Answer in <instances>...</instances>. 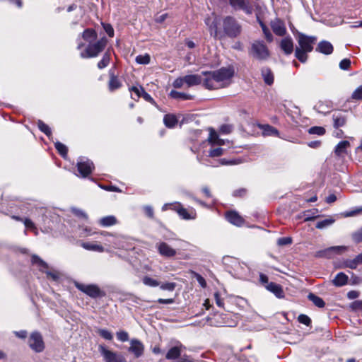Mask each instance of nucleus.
Returning <instances> with one entry per match:
<instances>
[{"label": "nucleus", "instance_id": "79ce46f5", "mask_svg": "<svg viewBox=\"0 0 362 362\" xmlns=\"http://www.w3.org/2000/svg\"><path fill=\"white\" fill-rule=\"evenodd\" d=\"M135 61L139 64H148L151 61V57L148 54H145L144 55H138Z\"/></svg>", "mask_w": 362, "mask_h": 362}, {"label": "nucleus", "instance_id": "49530a36", "mask_svg": "<svg viewBox=\"0 0 362 362\" xmlns=\"http://www.w3.org/2000/svg\"><path fill=\"white\" fill-rule=\"evenodd\" d=\"M98 333L101 337L107 340H112L113 338L112 334L105 329H99Z\"/></svg>", "mask_w": 362, "mask_h": 362}, {"label": "nucleus", "instance_id": "603ef678", "mask_svg": "<svg viewBox=\"0 0 362 362\" xmlns=\"http://www.w3.org/2000/svg\"><path fill=\"white\" fill-rule=\"evenodd\" d=\"M298 320L300 323L306 326H310L311 325V319L308 315L304 314H300L298 317Z\"/></svg>", "mask_w": 362, "mask_h": 362}, {"label": "nucleus", "instance_id": "f3484780", "mask_svg": "<svg viewBox=\"0 0 362 362\" xmlns=\"http://www.w3.org/2000/svg\"><path fill=\"white\" fill-rule=\"evenodd\" d=\"M271 28L273 32L278 36H284L286 33V28L283 21L275 19L271 23Z\"/></svg>", "mask_w": 362, "mask_h": 362}, {"label": "nucleus", "instance_id": "69168bd1", "mask_svg": "<svg viewBox=\"0 0 362 362\" xmlns=\"http://www.w3.org/2000/svg\"><path fill=\"white\" fill-rule=\"evenodd\" d=\"M315 110L318 112H320V113H324V114H326L327 112H329V110H325V106H324V104L322 103V102H320L318 103L315 107Z\"/></svg>", "mask_w": 362, "mask_h": 362}, {"label": "nucleus", "instance_id": "ea45409f", "mask_svg": "<svg viewBox=\"0 0 362 362\" xmlns=\"http://www.w3.org/2000/svg\"><path fill=\"white\" fill-rule=\"evenodd\" d=\"M110 60V54L108 52L105 53L104 55L103 56L102 59L98 63V69H102L106 67L109 64Z\"/></svg>", "mask_w": 362, "mask_h": 362}, {"label": "nucleus", "instance_id": "2f4dec72", "mask_svg": "<svg viewBox=\"0 0 362 362\" xmlns=\"http://www.w3.org/2000/svg\"><path fill=\"white\" fill-rule=\"evenodd\" d=\"M81 246L87 250L96 251L99 252H103L104 251V248L102 245L94 243H83Z\"/></svg>", "mask_w": 362, "mask_h": 362}, {"label": "nucleus", "instance_id": "680f3d73", "mask_svg": "<svg viewBox=\"0 0 362 362\" xmlns=\"http://www.w3.org/2000/svg\"><path fill=\"white\" fill-rule=\"evenodd\" d=\"M103 28L109 37H112L114 36V29L110 24L103 23Z\"/></svg>", "mask_w": 362, "mask_h": 362}, {"label": "nucleus", "instance_id": "f257e3e1", "mask_svg": "<svg viewBox=\"0 0 362 362\" xmlns=\"http://www.w3.org/2000/svg\"><path fill=\"white\" fill-rule=\"evenodd\" d=\"M235 74L231 66L222 67L214 71H203L204 86L207 89H218L230 84Z\"/></svg>", "mask_w": 362, "mask_h": 362}, {"label": "nucleus", "instance_id": "dca6fc26", "mask_svg": "<svg viewBox=\"0 0 362 362\" xmlns=\"http://www.w3.org/2000/svg\"><path fill=\"white\" fill-rule=\"evenodd\" d=\"M185 349V346L178 343L176 346L170 348L166 355L165 358L168 360H175L180 357L182 349Z\"/></svg>", "mask_w": 362, "mask_h": 362}, {"label": "nucleus", "instance_id": "4d7b16f0", "mask_svg": "<svg viewBox=\"0 0 362 362\" xmlns=\"http://www.w3.org/2000/svg\"><path fill=\"white\" fill-rule=\"evenodd\" d=\"M277 243L279 245H281V246L290 245L292 243V239L290 237L280 238L278 239Z\"/></svg>", "mask_w": 362, "mask_h": 362}, {"label": "nucleus", "instance_id": "39448f33", "mask_svg": "<svg viewBox=\"0 0 362 362\" xmlns=\"http://www.w3.org/2000/svg\"><path fill=\"white\" fill-rule=\"evenodd\" d=\"M107 40L103 37L93 44H89L86 49L81 53L82 58H93L97 57L106 47Z\"/></svg>", "mask_w": 362, "mask_h": 362}, {"label": "nucleus", "instance_id": "6ab92c4d", "mask_svg": "<svg viewBox=\"0 0 362 362\" xmlns=\"http://www.w3.org/2000/svg\"><path fill=\"white\" fill-rule=\"evenodd\" d=\"M204 76L199 74H191L187 75L184 76V80H185V83L188 86H193L200 84L202 82L204 83Z\"/></svg>", "mask_w": 362, "mask_h": 362}, {"label": "nucleus", "instance_id": "5701e85b", "mask_svg": "<svg viewBox=\"0 0 362 362\" xmlns=\"http://www.w3.org/2000/svg\"><path fill=\"white\" fill-rule=\"evenodd\" d=\"M333 126L335 129L344 127L346 123V117L341 112L334 113L332 115Z\"/></svg>", "mask_w": 362, "mask_h": 362}, {"label": "nucleus", "instance_id": "37998d69", "mask_svg": "<svg viewBox=\"0 0 362 362\" xmlns=\"http://www.w3.org/2000/svg\"><path fill=\"white\" fill-rule=\"evenodd\" d=\"M209 141L211 144H216L218 145L223 144V141L218 139L216 132L213 129H211L210 132Z\"/></svg>", "mask_w": 362, "mask_h": 362}, {"label": "nucleus", "instance_id": "cd10ccee", "mask_svg": "<svg viewBox=\"0 0 362 362\" xmlns=\"http://www.w3.org/2000/svg\"><path fill=\"white\" fill-rule=\"evenodd\" d=\"M262 76L266 84L271 86L274 83V74L271 69L268 67H263L262 69Z\"/></svg>", "mask_w": 362, "mask_h": 362}, {"label": "nucleus", "instance_id": "de8ad7c7", "mask_svg": "<svg viewBox=\"0 0 362 362\" xmlns=\"http://www.w3.org/2000/svg\"><path fill=\"white\" fill-rule=\"evenodd\" d=\"M23 223L26 228L33 230L35 235H37L38 232L35 227V225L30 219L25 218L23 220Z\"/></svg>", "mask_w": 362, "mask_h": 362}, {"label": "nucleus", "instance_id": "1a4fd4ad", "mask_svg": "<svg viewBox=\"0 0 362 362\" xmlns=\"http://www.w3.org/2000/svg\"><path fill=\"white\" fill-rule=\"evenodd\" d=\"M346 246H332L326 249L319 250L315 253V257L319 258H332L335 255H340L346 251Z\"/></svg>", "mask_w": 362, "mask_h": 362}, {"label": "nucleus", "instance_id": "864d4df0", "mask_svg": "<svg viewBox=\"0 0 362 362\" xmlns=\"http://www.w3.org/2000/svg\"><path fill=\"white\" fill-rule=\"evenodd\" d=\"M117 338L119 341L124 342L129 340V334L126 331H119L116 333Z\"/></svg>", "mask_w": 362, "mask_h": 362}, {"label": "nucleus", "instance_id": "473e14b6", "mask_svg": "<svg viewBox=\"0 0 362 362\" xmlns=\"http://www.w3.org/2000/svg\"><path fill=\"white\" fill-rule=\"evenodd\" d=\"M122 83L119 78L114 74L110 75V78L108 83V87L110 91H114L121 87Z\"/></svg>", "mask_w": 362, "mask_h": 362}, {"label": "nucleus", "instance_id": "bf43d9fd", "mask_svg": "<svg viewBox=\"0 0 362 362\" xmlns=\"http://www.w3.org/2000/svg\"><path fill=\"white\" fill-rule=\"evenodd\" d=\"M71 211L76 216L83 218L85 220L88 219V215L83 211L76 208H73Z\"/></svg>", "mask_w": 362, "mask_h": 362}, {"label": "nucleus", "instance_id": "ddd939ff", "mask_svg": "<svg viewBox=\"0 0 362 362\" xmlns=\"http://www.w3.org/2000/svg\"><path fill=\"white\" fill-rule=\"evenodd\" d=\"M230 5L235 10H242L246 14L251 15L253 13V7L247 0H228Z\"/></svg>", "mask_w": 362, "mask_h": 362}, {"label": "nucleus", "instance_id": "f704fd0d", "mask_svg": "<svg viewBox=\"0 0 362 362\" xmlns=\"http://www.w3.org/2000/svg\"><path fill=\"white\" fill-rule=\"evenodd\" d=\"M82 37L86 41L90 42L96 39L97 33L94 30L88 28L83 32Z\"/></svg>", "mask_w": 362, "mask_h": 362}, {"label": "nucleus", "instance_id": "f8f14e48", "mask_svg": "<svg viewBox=\"0 0 362 362\" xmlns=\"http://www.w3.org/2000/svg\"><path fill=\"white\" fill-rule=\"evenodd\" d=\"M32 263L34 264H37L40 267V269L42 272H45L47 274V276L48 278H50V279H53L54 281H57L59 279V274L57 272L45 271V269L48 268V265L45 262H44L38 256L33 255Z\"/></svg>", "mask_w": 362, "mask_h": 362}, {"label": "nucleus", "instance_id": "aec40b11", "mask_svg": "<svg viewBox=\"0 0 362 362\" xmlns=\"http://www.w3.org/2000/svg\"><path fill=\"white\" fill-rule=\"evenodd\" d=\"M280 47L286 54H291L293 51V42L291 37L283 38L280 42Z\"/></svg>", "mask_w": 362, "mask_h": 362}, {"label": "nucleus", "instance_id": "412c9836", "mask_svg": "<svg viewBox=\"0 0 362 362\" xmlns=\"http://www.w3.org/2000/svg\"><path fill=\"white\" fill-rule=\"evenodd\" d=\"M265 288L274 293L277 298H282L284 297V293L281 286L274 282H270L265 285Z\"/></svg>", "mask_w": 362, "mask_h": 362}, {"label": "nucleus", "instance_id": "13d9d810", "mask_svg": "<svg viewBox=\"0 0 362 362\" xmlns=\"http://www.w3.org/2000/svg\"><path fill=\"white\" fill-rule=\"evenodd\" d=\"M351 66V60L349 59H344L339 63V68L342 70H348Z\"/></svg>", "mask_w": 362, "mask_h": 362}, {"label": "nucleus", "instance_id": "a878e982", "mask_svg": "<svg viewBox=\"0 0 362 362\" xmlns=\"http://www.w3.org/2000/svg\"><path fill=\"white\" fill-rule=\"evenodd\" d=\"M208 28L211 35L214 38L222 39L223 37V30L221 31L218 29V25L216 20H213Z\"/></svg>", "mask_w": 362, "mask_h": 362}, {"label": "nucleus", "instance_id": "20e7f679", "mask_svg": "<svg viewBox=\"0 0 362 362\" xmlns=\"http://www.w3.org/2000/svg\"><path fill=\"white\" fill-rule=\"evenodd\" d=\"M249 54L259 61H266L270 56V52L263 40H256L251 43Z\"/></svg>", "mask_w": 362, "mask_h": 362}, {"label": "nucleus", "instance_id": "b1692460", "mask_svg": "<svg viewBox=\"0 0 362 362\" xmlns=\"http://www.w3.org/2000/svg\"><path fill=\"white\" fill-rule=\"evenodd\" d=\"M258 127L262 130V134L265 136H279V135L277 129L269 124H259Z\"/></svg>", "mask_w": 362, "mask_h": 362}, {"label": "nucleus", "instance_id": "a211bd4d", "mask_svg": "<svg viewBox=\"0 0 362 362\" xmlns=\"http://www.w3.org/2000/svg\"><path fill=\"white\" fill-rule=\"evenodd\" d=\"M226 218L228 222L237 226H241L244 223L243 218L236 211L227 212Z\"/></svg>", "mask_w": 362, "mask_h": 362}, {"label": "nucleus", "instance_id": "3c124183", "mask_svg": "<svg viewBox=\"0 0 362 362\" xmlns=\"http://www.w3.org/2000/svg\"><path fill=\"white\" fill-rule=\"evenodd\" d=\"M219 163L221 165H238V164H240L241 163V160L240 159H230V160H227L226 158H222V159H220L219 160Z\"/></svg>", "mask_w": 362, "mask_h": 362}, {"label": "nucleus", "instance_id": "774afa93", "mask_svg": "<svg viewBox=\"0 0 362 362\" xmlns=\"http://www.w3.org/2000/svg\"><path fill=\"white\" fill-rule=\"evenodd\" d=\"M361 212H362V207H359V208L356 209V210H352V211L346 212L345 216L346 217L354 216L356 214H361Z\"/></svg>", "mask_w": 362, "mask_h": 362}, {"label": "nucleus", "instance_id": "5fc2aeb1", "mask_svg": "<svg viewBox=\"0 0 362 362\" xmlns=\"http://www.w3.org/2000/svg\"><path fill=\"white\" fill-rule=\"evenodd\" d=\"M352 240L356 243H362V230L360 229L351 235Z\"/></svg>", "mask_w": 362, "mask_h": 362}, {"label": "nucleus", "instance_id": "2eb2a0df", "mask_svg": "<svg viewBox=\"0 0 362 362\" xmlns=\"http://www.w3.org/2000/svg\"><path fill=\"white\" fill-rule=\"evenodd\" d=\"M128 351L132 353L136 358H139L144 354V346L139 340L133 339L130 341V346Z\"/></svg>", "mask_w": 362, "mask_h": 362}, {"label": "nucleus", "instance_id": "6e6552de", "mask_svg": "<svg viewBox=\"0 0 362 362\" xmlns=\"http://www.w3.org/2000/svg\"><path fill=\"white\" fill-rule=\"evenodd\" d=\"M75 286L83 293L88 296L96 298L103 296L105 295L100 288L95 284H83L78 282H75Z\"/></svg>", "mask_w": 362, "mask_h": 362}, {"label": "nucleus", "instance_id": "7c9ffc66", "mask_svg": "<svg viewBox=\"0 0 362 362\" xmlns=\"http://www.w3.org/2000/svg\"><path fill=\"white\" fill-rule=\"evenodd\" d=\"M308 300L312 301L315 306H317L320 308H324L325 305V303L323 300V299L322 298L315 295L313 293H310L308 294Z\"/></svg>", "mask_w": 362, "mask_h": 362}, {"label": "nucleus", "instance_id": "4c0bfd02", "mask_svg": "<svg viewBox=\"0 0 362 362\" xmlns=\"http://www.w3.org/2000/svg\"><path fill=\"white\" fill-rule=\"evenodd\" d=\"M334 223V219L332 218H327L320 221H318L316 224V228L318 229H323L327 228Z\"/></svg>", "mask_w": 362, "mask_h": 362}, {"label": "nucleus", "instance_id": "8fccbe9b", "mask_svg": "<svg viewBox=\"0 0 362 362\" xmlns=\"http://www.w3.org/2000/svg\"><path fill=\"white\" fill-rule=\"evenodd\" d=\"M223 151H224L223 148H222L221 147L211 149L209 151V156L211 157V158L218 157V156H221V155H223Z\"/></svg>", "mask_w": 362, "mask_h": 362}, {"label": "nucleus", "instance_id": "c9c22d12", "mask_svg": "<svg viewBox=\"0 0 362 362\" xmlns=\"http://www.w3.org/2000/svg\"><path fill=\"white\" fill-rule=\"evenodd\" d=\"M129 90L134 94L132 95V98L134 100H138L140 97H141V94L144 89L141 86H132L129 88Z\"/></svg>", "mask_w": 362, "mask_h": 362}, {"label": "nucleus", "instance_id": "e2e57ef3", "mask_svg": "<svg viewBox=\"0 0 362 362\" xmlns=\"http://www.w3.org/2000/svg\"><path fill=\"white\" fill-rule=\"evenodd\" d=\"M185 83V80H184V77H180L176 78L173 82V87L175 88H181L183 84Z\"/></svg>", "mask_w": 362, "mask_h": 362}, {"label": "nucleus", "instance_id": "a18cd8bd", "mask_svg": "<svg viewBox=\"0 0 362 362\" xmlns=\"http://www.w3.org/2000/svg\"><path fill=\"white\" fill-rule=\"evenodd\" d=\"M143 283L146 286H151V287H156L160 285L159 282L157 280H156L153 278H151L149 276H144L143 278Z\"/></svg>", "mask_w": 362, "mask_h": 362}, {"label": "nucleus", "instance_id": "4be33fe9", "mask_svg": "<svg viewBox=\"0 0 362 362\" xmlns=\"http://www.w3.org/2000/svg\"><path fill=\"white\" fill-rule=\"evenodd\" d=\"M333 46L332 45L326 40H322L319 42L317 47H316V51L324 54H330L333 52Z\"/></svg>", "mask_w": 362, "mask_h": 362}, {"label": "nucleus", "instance_id": "338daca9", "mask_svg": "<svg viewBox=\"0 0 362 362\" xmlns=\"http://www.w3.org/2000/svg\"><path fill=\"white\" fill-rule=\"evenodd\" d=\"M351 308L354 310H362V300H355L351 304Z\"/></svg>", "mask_w": 362, "mask_h": 362}, {"label": "nucleus", "instance_id": "c85d7f7f", "mask_svg": "<svg viewBox=\"0 0 362 362\" xmlns=\"http://www.w3.org/2000/svg\"><path fill=\"white\" fill-rule=\"evenodd\" d=\"M350 146L348 141H340L335 147L334 152L337 156H343L346 153V149Z\"/></svg>", "mask_w": 362, "mask_h": 362}, {"label": "nucleus", "instance_id": "bb28decb", "mask_svg": "<svg viewBox=\"0 0 362 362\" xmlns=\"http://www.w3.org/2000/svg\"><path fill=\"white\" fill-rule=\"evenodd\" d=\"M117 220L115 216L110 215L101 218L98 221L100 226L103 227H110L117 224Z\"/></svg>", "mask_w": 362, "mask_h": 362}, {"label": "nucleus", "instance_id": "4468645a", "mask_svg": "<svg viewBox=\"0 0 362 362\" xmlns=\"http://www.w3.org/2000/svg\"><path fill=\"white\" fill-rule=\"evenodd\" d=\"M156 248L158 253L165 257L170 258L174 257L177 252L175 249L173 248L168 243L165 242H160L156 244Z\"/></svg>", "mask_w": 362, "mask_h": 362}, {"label": "nucleus", "instance_id": "6e6d98bb", "mask_svg": "<svg viewBox=\"0 0 362 362\" xmlns=\"http://www.w3.org/2000/svg\"><path fill=\"white\" fill-rule=\"evenodd\" d=\"M176 287V284L173 282H168L162 284L160 286V289L164 291H173Z\"/></svg>", "mask_w": 362, "mask_h": 362}, {"label": "nucleus", "instance_id": "c756f323", "mask_svg": "<svg viewBox=\"0 0 362 362\" xmlns=\"http://www.w3.org/2000/svg\"><path fill=\"white\" fill-rule=\"evenodd\" d=\"M170 95L171 98H173L174 99L182 100H187L193 99V96L189 94H187V93L179 92V91L174 90L170 91Z\"/></svg>", "mask_w": 362, "mask_h": 362}, {"label": "nucleus", "instance_id": "052dcab7", "mask_svg": "<svg viewBox=\"0 0 362 362\" xmlns=\"http://www.w3.org/2000/svg\"><path fill=\"white\" fill-rule=\"evenodd\" d=\"M233 129V127L230 124H223L220 127V132L222 134H228L232 132Z\"/></svg>", "mask_w": 362, "mask_h": 362}, {"label": "nucleus", "instance_id": "0eeeda50", "mask_svg": "<svg viewBox=\"0 0 362 362\" xmlns=\"http://www.w3.org/2000/svg\"><path fill=\"white\" fill-rule=\"evenodd\" d=\"M98 351L105 362H125V358L122 354L109 350L103 344L99 345Z\"/></svg>", "mask_w": 362, "mask_h": 362}, {"label": "nucleus", "instance_id": "9d476101", "mask_svg": "<svg viewBox=\"0 0 362 362\" xmlns=\"http://www.w3.org/2000/svg\"><path fill=\"white\" fill-rule=\"evenodd\" d=\"M28 344L30 349L37 353H40L45 349L42 337L37 332H34L30 334Z\"/></svg>", "mask_w": 362, "mask_h": 362}, {"label": "nucleus", "instance_id": "393cba45", "mask_svg": "<svg viewBox=\"0 0 362 362\" xmlns=\"http://www.w3.org/2000/svg\"><path fill=\"white\" fill-rule=\"evenodd\" d=\"M349 280L348 276L344 272L338 273L332 281L333 285L337 287H341L347 284Z\"/></svg>", "mask_w": 362, "mask_h": 362}, {"label": "nucleus", "instance_id": "423d86ee", "mask_svg": "<svg viewBox=\"0 0 362 362\" xmlns=\"http://www.w3.org/2000/svg\"><path fill=\"white\" fill-rule=\"evenodd\" d=\"M168 209L175 210L182 218L185 220L194 219L196 217L194 210L192 209L188 211L187 209L182 207L180 203L165 204L162 207L163 211L168 210Z\"/></svg>", "mask_w": 362, "mask_h": 362}, {"label": "nucleus", "instance_id": "9b49d317", "mask_svg": "<svg viewBox=\"0 0 362 362\" xmlns=\"http://www.w3.org/2000/svg\"><path fill=\"white\" fill-rule=\"evenodd\" d=\"M77 168L81 176L86 177L92 173L94 165L89 159L80 158L77 163Z\"/></svg>", "mask_w": 362, "mask_h": 362}, {"label": "nucleus", "instance_id": "a19ab883", "mask_svg": "<svg viewBox=\"0 0 362 362\" xmlns=\"http://www.w3.org/2000/svg\"><path fill=\"white\" fill-rule=\"evenodd\" d=\"M56 149L58 151L59 153L64 158H65L67 155V147L63 144L62 143L57 141L54 144Z\"/></svg>", "mask_w": 362, "mask_h": 362}, {"label": "nucleus", "instance_id": "f03ea898", "mask_svg": "<svg viewBox=\"0 0 362 362\" xmlns=\"http://www.w3.org/2000/svg\"><path fill=\"white\" fill-rule=\"evenodd\" d=\"M316 40V37L308 36L305 34L299 33L298 37L299 47L296 48L295 56L300 62L305 63L307 61V53L312 52L313 45L315 43Z\"/></svg>", "mask_w": 362, "mask_h": 362}, {"label": "nucleus", "instance_id": "0e129e2a", "mask_svg": "<svg viewBox=\"0 0 362 362\" xmlns=\"http://www.w3.org/2000/svg\"><path fill=\"white\" fill-rule=\"evenodd\" d=\"M354 99L362 100V86L358 87L352 94Z\"/></svg>", "mask_w": 362, "mask_h": 362}, {"label": "nucleus", "instance_id": "e433bc0d", "mask_svg": "<svg viewBox=\"0 0 362 362\" xmlns=\"http://www.w3.org/2000/svg\"><path fill=\"white\" fill-rule=\"evenodd\" d=\"M259 25L262 29L263 33L264 35V37L266 40L269 42H272L274 40L273 35L271 33L269 29L266 26V25L261 21H259Z\"/></svg>", "mask_w": 362, "mask_h": 362}, {"label": "nucleus", "instance_id": "c03bdc74", "mask_svg": "<svg viewBox=\"0 0 362 362\" xmlns=\"http://www.w3.org/2000/svg\"><path fill=\"white\" fill-rule=\"evenodd\" d=\"M361 264V263L359 262V261L358 260L357 257H356L353 259H346L344 262V267L350 268V269H356L358 267V265H359Z\"/></svg>", "mask_w": 362, "mask_h": 362}, {"label": "nucleus", "instance_id": "09e8293b", "mask_svg": "<svg viewBox=\"0 0 362 362\" xmlns=\"http://www.w3.org/2000/svg\"><path fill=\"white\" fill-rule=\"evenodd\" d=\"M310 134L323 135L325 133V129L322 127H313L308 130Z\"/></svg>", "mask_w": 362, "mask_h": 362}, {"label": "nucleus", "instance_id": "7ed1b4c3", "mask_svg": "<svg viewBox=\"0 0 362 362\" xmlns=\"http://www.w3.org/2000/svg\"><path fill=\"white\" fill-rule=\"evenodd\" d=\"M222 26L223 37L235 38L242 33L241 24L233 16H226L223 19Z\"/></svg>", "mask_w": 362, "mask_h": 362}, {"label": "nucleus", "instance_id": "58836bf2", "mask_svg": "<svg viewBox=\"0 0 362 362\" xmlns=\"http://www.w3.org/2000/svg\"><path fill=\"white\" fill-rule=\"evenodd\" d=\"M37 127L39 129L43 132L45 134H46L47 136H50L52 135V131L49 127L46 124L45 122H43L42 120H38L37 122Z\"/></svg>", "mask_w": 362, "mask_h": 362}, {"label": "nucleus", "instance_id": "72a5a7b5", "mask_svg": "<svg viewBox=\"0 0 362 362\" xmlns=\"http://www.w3.org/2000/svg\"><path fill=\"white\" fill-rule=\"evenodd\" d=\"M163 122L167 127L173 128L177 124V119L174 115L168 114L164 116Z\"/></svg>", "mask_w": 362, "mask_h": 362}]
</instances>
